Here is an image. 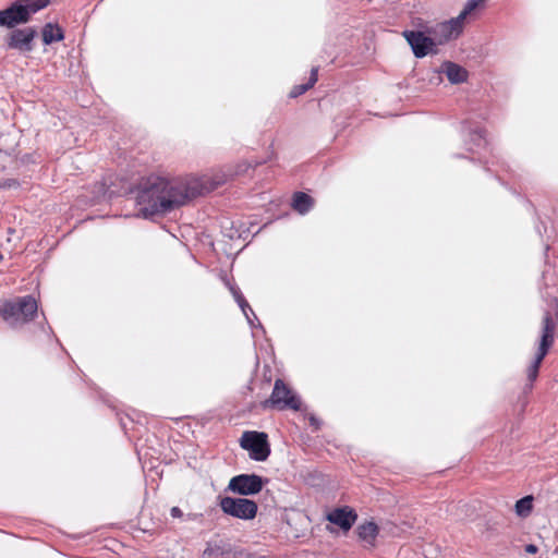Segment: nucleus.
Instances as JSON below:
<instances>
[{
	"label": "nucleus",
	"mask_w": 558,
	"mask_h": 558,
	"mask_svg": "<svg viewBox=\"0 0 558 558\" xmlns=\"http://www.w3.org/2000/svg\"><path fill=\"white\" fill-rule=\"evenodd\" d=\"M430 22L421 19V17H412L410 20L409 26L402 32V33H423V34H429L432 29Z\"/></svg>",
	"instance_id": "16"
},
{
	"label": "nucleus",
	"mask_w": 558,
	"mask_h": 558,
	"mask_svg": "<svg viewBox=\"0 0 558 558\" xmlns=\"http://www.w3.org/2000/svg\"><path fill=\"white\" fill-rule=\"evenodd\" d=\"M440 72L446 74L451 84H460L465 82L468 78V71L451 61L444 62Z\"/></svg>",
	"instance_id": "13"
},
{
	"label": "nucleus",
	"mask_w": 558,
	"mask_h": 558,
	"mask_svg": "<svg viewBox=\"0 0 558 558\" xmlns=\"http://www.w3.org/2000/svg\"><path fill=\"white\" fill-rule=\"evenodd\" d=\"M537 550H538V548H537V546H536V545H534V544H529V545H526V546H525V551H526L527 554H536V553H537Z\"/></svg>",
	"instance_id": "26"
},
{
	"label": "nucleus",
	"mask_w": 558,
	"mask_h": 558,
	"mask_svg": "<svg viewBox=\"0 0 558 558\" xmlns=\"http://www.w3.org/2000/svg\"><path fill=\"white\" fill-rule=\"evenodd\" d=\"M264 405H271L279 410L292 409L298 411L301 408V399L281 379H277L271 397Z\"/></svg>",
	"instance_id": "7"
},
{
	"label": "nucleus",
	"mask_w": 558,
	"mask_h": 558,
	"mask_svg": "<svg viewBox=\"0 0 558 558\" xmlns=\"http://www.w3.org/2000/svg\"><path fill=\"white\" fill-rule=\"evenodd\" d=\"M533 497L525 496L515 502V512L520 517H526L532 510Z\"/></svg>",
	"instance_id": "21"
},
{
	"label": "nucleus",
	"mask_w": 558,
	"mask_h": 558,
	"mask_svg": "<svg viewBox=\"0 0 558 558\" xmlns=\"http://www.w3.org/2000/svg\"><path fill=\"white\" fill-rule=\"evenodd\" d=\"M2 258H3V256H2V254L0 253V262L2 260Z\"/></svg>",
	"instance_id": "28"
},
{
	"label": "nucleus",
	"mask_w": 558,
	"mask_h": 558,
	"mask_svg": "<svg viewBox=\"0 0 558 558\" xmlns=\"http://www.w3.org/2000/svg\"><path fill=\"white\" fill-rule=\"evenodd\" d=\"M415 58L422 59L428 54H436L438 49L433 40L432 34L402 33Z\"/></svg>",
	"instance_id": "10"
},
{
	"label": "nucleus",
	"mask_w": 558,
	"mask_h": 558,
	"mask_svg": "<svg viewBox=\"0 0 558 558\" xmlns=\"http://www.w3.org/2000/svg\"><path fill=\"white\" fill-rule=\"evenodd\" d=\"M314 205V199L303 192H296L293 196L292 207L301 215L307 214Z\"/></svg>",
	"instance_id": "14"
},
{
	"label": "nucleus",
	"mask_w": 558,
	"mask_h": 558,
	"mask_svg": "<svg viewBox=\"0 0 558 558\" xmlns=\"http://www.w3.org/2000/svg\"><path fill=\"white\" fill-rule=\"evenodd\" d=\"M170 514L172 518H181L183 517V512L179 507H172L170 510Z\"/></svg>",
	"instance_id": "23"
},
{
	"label": "nucleus",
	"mask_w": 558,
	"mask_h": 558,
	"mask_svg": "<svg viewBox=\"0 0 558 558\" xmlns=\"http://www.w3.org/2000/svg\"><path fill=\"white\" fill-rule=\"evenodd\" d=\"M317 68L312 69L310 80L306 84H300L294 86L290 92L291 98H296L307 92L310 88L314 86V84L317 82Z\"/></svg>",
	"instance_id": "18"
},
{
	"label": "nucleus",
	"mask_w": 558,
	"mask_h": 558,
	"mask_svg": "<svg viewBox=\"0 0 558 558\" xmlns=\"http://www.w3.org/2000/svg\"><path fill=\"white\" fill-rule=\"evenodd\" d=\"M555 323L551 315L547 312L543 318L542 336L538 344L536 355L527 368V378L530 381H534L538 375V369L542 361L546 356L549 348L554 341Z\"/></svg>",
	"instance_id": "4"
},
{
	"label": "nucleus",
	"mask_w": 558,
	"mask_h": 558,
	"mask_svg": "<svg viewBox=\"0 0 558 558\" xmlns=\"http://www.w3.org/2000/svg\"><path fill=\"white\" fill-rule=\"evenodd\" d=\"M34 37L35 31L33 28L15 29L11 33L8 45L12 49L28 52L33 49L32 41Z\"/></svg>",
	"instance_id": "11"
},
{
	"label": "nucleus",
	"mask_w": 558,
	"mask_h": 558,
	"mask_svg": "<svg viewBox=\"0 0 558 558\" xmlns=\"http://www.w3.org/2000/svg\"><path fill=\"white\" fill-rule=\"evenodd\" d=\"M463 26L464 24L458 16L448 21L433 23L430 34L436 47L438 48V46L458 38L463 31Z\"/></svg>",
	"instance_id": "8"
},
{
	"label": "nucleus",
	"mask_w": 558,
	"mask_h": 558,
	"mask_svg": "<svg viewBox=\"0 0 558 558\" xmlns=\"http://www.w3.org/2000/svg\"><path fill=\"white\" fill-rule=\"evenodd\" d=\"M227 284H228L229 290L232 293L234 300L236 301L238 305L242 310L243 314H246V308H248L250 312L253 314V316L256 318L255 313L253 312V310L251 308V306L248 305L246 300L243 298L240 289L238 287H235L234 284H231L229 282H227Z\"/></svg>",
	"instance_id": "20"
},
{
	"label": "nucleus",
	"mask_w": 558,
	"mask_h": 558,
	"mask_svg": "<svg viewBox=\"0 0 558 558\" xmlns=\"http://www.w3.org/2000/svg\"><path fill=\"white\" fill-rule=\"evenodd\" d=\"M267 482L257 474H240L230 480L228 490L243 496L256 495Z\"/></svg>",
	"instance_id": "9"
},
{
	"label": "nucleus",
	"mask_w": 558,
	"mask_h": 558,
	"mask_svg": "<svg viewBox=\"0 0 558 558\" xmlns=\"http://www.w3.org/2000/svg\"><path fill=\"white\" fill-rule=\"evenodd\" d=\"M38 304L32 295L19 296L7 301L0 307V315L13 328H17L37 315Z\"/></svg>",
	"instance_id": "2"
},
{
	"label": "nucleus",
	"mask_w": 558,
	"mask_h": 558,
	"mask_svg": "<svg viewBox=\"0 0 558 558\" xmlns=\"http://www.w3.org/2000/svg\"><path fill=\"white\" fill-rule=\"evenodd\" d=\"M244 315H245V317H246V319H247L248 324H250L252 327H254V319H255V320H258V319H257V317L255 318V317L253 316V314L250 312V310H248V308H246V314H244Z\"/></svg>",
	"instance_id": "24"
},
{
	"label": "nucleus",
	"mask_w": 558,
	"mask_h": 558,
	"mask_svg": "<svg viewBox=\"0 0 558 558\" xmlns=\"http://www.w3.org/2000/svg\"><path fill=\"white\" fill-rule=\"evenodd\" d=\"M356 519V512L349 507L337 508L327 514V520L338 525L343 531H349Z\"/></svg>",
	"instance_id": "12"
},
{
	"label": "nucleus",
	"mask_w": 558,
	"mask_h": 558,
	"mask_svg": "<svg viewBox=\"0 0 558 558\" xmlns=\"http://www.w3.org/2000/svg\"><path fill=\"white\" fill-rule=\"evenodd\" d=\"M219 506L221 510L231 517L251 520L257 513V504L246 498L223 497L220 499Z\"/></svg>",
	"instance_id": "6"
},
{
	"label": "nucleus",
	"mask_w": 558,
	"mask_h": 558,
	"mask_svg": "<svg viewBox=\"0 0 558 558\" xmlns=\"http://www.w3.org/2000/svg\"><path fill=\"white\" fill-rule=\"evenodd\" d=\"M197 517H198V514H195V513H189V514L186 515V518H187L189 520H194V519H196Z\"/></svg>",
	"instance_id": "27"
},
{
	"label": "nucleus",
	"mask_w": 558,
	"mask_h": 558,
	"mask_svg": "<svg viewBox=\"0 0 558 558\" xmlns=\"http://www.w3.org/2000/svg\"><path fill=\"white\" fill-rule=\"evenodd\" d=\"M469 143L472 146L469 148L471 151H475V148H482L486 145L484 132L481 129L469 131Z\"/></svg>",
	"instance_id": "19"
},
{
	"label": "nucleus",
	"mask_w": 558,
	"mask_h": 558,
	"mask_svg": "<svg viewBox=\"0 0 558 558\" xmlns=\"http://www.w3.org/2000/svg\"><path fill=\"white\" fill-rule=\"evenodd\" d=\"M359 538L363 542L373 545L378 534V526L373 521L364 522L356 529Z\"/></svg>",
	"instance_id": "15"
},
{
	"label": "nucleus",
	"mask_w": 558,
	"mask_h": 558,
	"mask_svg": "<svg viewBox=\"0 0 558 558\" xmlns=\"http://www.w3.org/2000/svg\"><path fill=\"white\" fill-rule=\"evenodd\" d=\"M213 189L209 179L205 177L169 179L150 175L137 190L136 203L140 207L137 216L151 219L155 216L166 215Z\"/></svg>",
	"instance_id": "1"
},
{
	"label": "nucleus",
	"mask_w": 558,
	"mask_h": 558,
	"mask_svg": "<svg viewBox=\"0 0 558 558\" xmlns=\"http://www.w3.org/2000/svg\"><path fill=\"white\" fill-rule=\"evenodd\" d=\"M486 0H468L463 10L460 12L458 17L464 24L466 16L482 5Z\"/></svg>",
	"instance_id": "22"
},
{
	"label": "nucleus",
	"mask_w": 558,
	"mask_h": 558,
	"mask_svg": "<svg viewBox=\"0 0 558 558\" xmlns=\"http://www.w3.org/2000/svg\"><path fill=\"white\" fill-rule=\"evenodd\" d=\"M48 2V0H16L8 9L0 11V25L14 27L26 23L32 14L46 8Z\"/></svg>",
	"instance_id": "3"
},
{
	"label": "nucleus",
	"mask_w": 558,
	"mask_h": 558,
	"mask_svg": "<svg viewBox=\"0 0 558 558\" xmlns=\"http://www.w3.org/2000/svg\"><path fill=\"white\" fill-rule=\"evenodd\" d=\"M240 445L250 452V458L255 461H265L270 454L268 436L263 432H244Z\"/></svg>",
	"instance_id": "5"
},
{
	"label": "nucleus",
	"mask_w": 558,
	"mask_h": 558,
	"mask_svg": "<svg viewBox=\"0 0 558 558\" xmlns=\"http://www.w3.org/2000/svg\"><path fill=\"white\" fill-rule=\"evenodd\" d=\"M308 420H310L311 425L314 426L315 429H318L320 427V421L317 417H315L314 415H311Z\"/></svg>",
	"instance_id": "25"
},
{
	"label": "nucleus",
	"mask_w": 558,
	"mask_h": 558,
	"mask_svg": "<svg viewBox=\"0 0 558 558\" xmlns=\"http://www.w3.org/2000/svg\"><path fill=\"white\" fill-rule=\"evenodd\" d=\"M62 39H63V32L59 26L52 25L51 23H49L44 27L43 41L46 45H50L54 41H60Z\"/></svg>",
	"instance_id": "17"
}]
</instances>
